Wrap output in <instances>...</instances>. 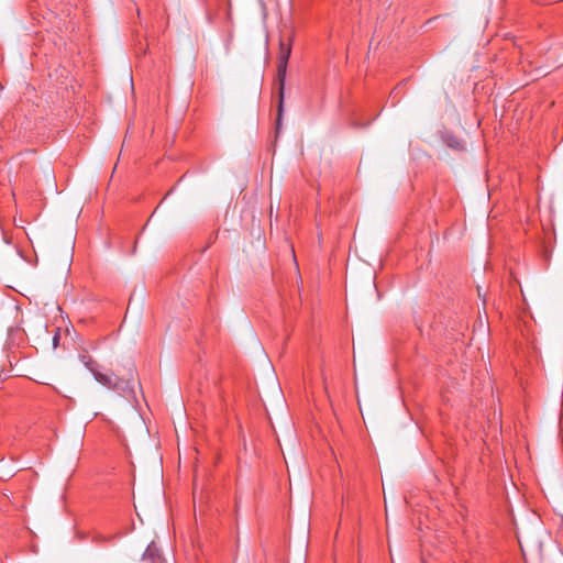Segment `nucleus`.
Here are the masks:
<instances>
[{"instance_id":"obj_1","label":"nucleus","mask_w":563,"mask_h":563,"mask_svg":"<svg viewBox=\"0 0 563 563\" xmlns=\"http://www.w3.org/2000/svg\"><path fill=\"white\" fill-rule=\"evenodd\" d=\"M292 47V35L290 33L283 34L279 40V51L277 56V80L279 84V106H278V119L279 123L283 112V102H284V86L285 78L287 74V65L289 57L291 55Z\"/></svg>"},{"instance_id":"obj_2","label":"nucleus","mask_w":563,"mask_h":563,"mask_svg":"<svg viewBox=\"0 0 563 563\" xmlns=\"http://www.w3.org/2000/svg\"><path fill=\"white\" fill-rule=\"evenodd\" d=\"M95 379L108 389L122 391V395L129 397L133 394V388L129 386L128 382H124L113 373L103 374L100 371L95 373Z\"/></svg>"},{"instance_id":"obj_3","label":"nucleus","mask_w":563,"mask_h":563,"mask_svg":"<svg viewBox=\"0 0 563 563\" xmlns=\"http://www.w3.org/2000/svg\"><path fill=\"white\" fill-rule=\"evenodd\" d=\"M142 560L146 563H164V559H163V556L159 552V549L155 542H151L147 545V548L142 556Z\"/></svg>"},{"instance_id":"obj_4","label":"nucleus","mask_w":563,"mask_h":563,"mask_svg":"<svg viewBox=\"0 0 563 563\" xmlns=\"http://www.w3.org/2000/svg\"><path fill=\"white\" fill-rule=\"evenodd\" d=\"M82 362L93 376L96 372H99L97 363L91 357L82 356Z\"/></svg>"},{"instance_id":"obj_5","label":"nucleus","mask_w":563,"mask_h":563,"mask_svg":"<svg viewBox=\"0 0 563 563\" xmlns=\"http://www.w3.org/2000/svg\"><path fill=\"white\" fill-rule=\"evenodd\" d=\"M35 249H31V247H27V249H16L18 251V254L24 258L26 262L31 263V260H30V256L33 254Z\"/></svg>"},{"instance_id":"obj_6","label":"nucleus","mask_w":563,"mask_h":563,"mask_svg":"<svg viewBox=\"0 0 563 563\" xmlns=\"http://www.w3.org/2000/svg\"><path fill=\"white\" fill-rule=\"evenodd\" d=\"M361 260H363L364 262L368 263L369 265H374L375 263L376 264H380V258L379 257H369L367 255H358L356 254Z\"/></svg>"},{"instance_id":"obj_7","label":"nucleus","mask_w":563,"mask_h":563,"mask_svg":"<svg viewBox=\"0 0 563 563\" xmlns=\"http://www.w3.org/2000/svg\"><path fill=\"white\" fill-rule=\"evenodd\" d=\"M290 255L292 256L294 261H296L295 247L290 249ZM295 264L297 265V262H295Z\"/></svg>"},{"instance_id":"obj_8","label":"nucleus","mask_w":563,"mask_h":563,"mask_svg":"<svg viewBox=\"0 0 563 563\" xmlns=\"http://www.w3.org/2000/svg\"><path fill=\"white\" fill-rule=\"evenodd\" d=\"M68 244H70L71 246L75 245V239L70 236V239L67 241Z\"/></svg>"},{"instance_id":"obj_9","label":"nucleus","mask_w":563,"mask_h":563,"mask_svg":"<svg viewBox=\"0 0 563 563\" xmlns=\"http://www.w3.org/2000/svg\"><path fill=\"white\" fill-rule=\"evenodd\" d=\"M477 291H478V296L481 297L482 294H481V287H477Z\"/></svg>"}]
</instances>
